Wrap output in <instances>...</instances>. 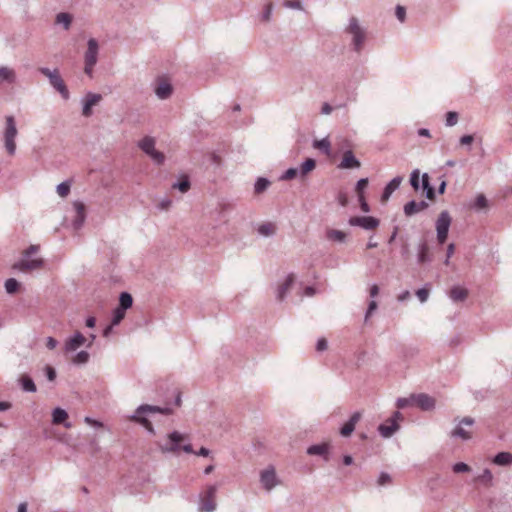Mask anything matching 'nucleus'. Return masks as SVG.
<instances>
[{"instance_id":"obj_58","label":"nucleus","mask_w":512,"mask_h":512,"mask_svg":"<svg viewBox=\"0 0 512 512\" xmlns=\"http://www.w3.org/2000/svg\"><path fill=\"white\" fill-rule=\"evenodd\" d=\"M358 201H359L361 210L363 212H365V213H368L370 211V206L367 203V201L365 199V196L364 195H359L358 196Z\"/></svg>"},{"instance_id":"obj_11","label":"nucleus","mask_w":512,"mask_h":512,"mask_svg":"<svg viewBox=\"0 0 512 512\" xmlns=\"http://www.w3.org/2000/svg\"><path fill=\"white\" fill-rule=\"evenodd\" d=\"M475 423L472 417H464L459 424L451 431V437L460 438L462 440L471 439L472 435L470 432L466 431L462 426H473Z\"/></svg>"},{"instance_id":"obj_5","label":"nucleus","mask_w":512,"mask_h":512,"mask_svg":"<svg viewBox=\"0 0 512 512\" xmlns=\"http://www.w3.org/2000/svg\"><path fill=\"white\" fill-rule=\"evenodd\" d=\"M346 32L352 35V44L354 46V50L356 52H360L364 45L366 34L365 31L361 28L356 17H351L349 19V25L346 28Z\"/></svg>"},{"instance_id":"obj_26","label":"nucleus","mask_w":512,"mask_h":512,"mask_svg":"<svg viewBox=\"0 0 512 512\" xmlns=\"http://www.w3.org/2000/svg\"><path fill=\"white\" fill-rule=\"evenodd\" d=\"M417 261L419 264L429 263L432 261V256L429 253V246L425 241L418 245Z\"/></svg>"},{"instance_id":"obj_60","label":"nucleus","mask_w":512,"mask_h":512,"mask_svg":"<svg viewBox=\"0 0 512 512\" xmlns=\"http://www.w3.org/2000/svg\"><path fill=\"white\" fill-rule=\"evenodd\" d=\"M391 482V477L388 473H385V472H382L380 475H379V478H378V484L379 485H386L388 483Z\"/></svg>"},{"instance_id":"obj_42","label":"nucleus","mask_w":512,"mask_h":512,"mask_svg":"<svg viewBox=\"0 0 512 512\" xmlns=\"http://www.w3.org/2000/svg\"><path fill=\"white\" fill-rule=\"evenodd\" d=\"M488 206V200L487 198L485 197L484 194H478L477 197L475 198V201L473 203V205L471 206L473 209H476V210H481V209H484Z\"/></svg>"},{"instance_id":"obj_34","label":"nucleus","mask_w":512,"mask_h":512,"mask_svg":"<svg viewBox=\"0 0 512 512\" xmlns=\"http://www.w3.org/2000/svg\"><path fill=\"white\" fill-rule=\"evenodd\" d=\"M475 481L485 485L486 487L492 486V472L488 468L484 469L483 472L475 478Z\"/></svg>"},{"instance_id":"obj_55","label":"nucleus","mask_w":512,"mask_h":512,"mask_svg":"<svg viewBox=\"0 0 512 512\" xmlns=\"http://www.w3.org/2000/svg\"><path fill=\"white\" fill-rule=\"evenodd\" d=\"M395 15L400 22H404L406 19V9L401 5H397L395 9Z\"/></svg>"},{"instance_id":"obj_22","label":"nucleus","mask_w":512,"mask_h":512,"mask_svg":"<svg viewBox=\"0 0 512 512\" xmlns=\"http://www.w3.org/2000/svg\"><path fill=\"white\" fill-rule=\"evenodd\" d=\"M329 448L328 443L311 445L307 449V454L322 456L325 461H329Z\"/></svg>"},{"instance_id":"obj_31","label":"nucleus","mask_w":512,"mask_h":512,"mask_svg":"<svg viewBox=\"0 0 512 512\" xmlns=\"http://www.w3.org/2000/svg\"><path fill=\"white\" fill-rule=\"evenodd\" d=\"M139 148L145 153L149 154L155 149V139L151 136H145L139 143Z\"/></svg>"},{"instance_id":"obj_50","label":"nucleus","mask_w":512,"mask_h":512,"mask_svg":"<svg viewBox=\"0 0 512 512\" xmlns=\"http://www.w3.org/2000/svg\"><path fill=\"white\" fill-rule=\"evenodd\" d=\"M70 192V184L68 182H62L57 186V193L61 197H65Z\"/></svg>"},{"instance_id":"obj_44","label":"nucleus","mask_w":512,"mask_h":512,"mask_svg":"<svg viewBox=\"0 0 512 512\" xmlns=\"http://www.w3.org/2000/svg\"><path fill=\"white\" fill-rule=\"evenodd\" d=\"M419 178H420V171L418 169L413 170L410 175V185L412 186V188L415 191L419 190V188H420Z\"/></svg>"},{"instance_id":"obj_43","label":"nucleus","mask_w":512,"mask_h":512,"mask_svg":"<svg viewBox=\"0 0 512 512\" xmlns=\"http://www.w3.org/2000/svg\"><path fill=\"white\" fill-rule=\"evenodd\" d=\"M18 288H19V282L16 279L9 278L6 280L5 289H6L7 293L13 294V293L17 292Z\"/></svg>"},{"instance_id":"obj_49","label":"nucleus","mask_w":512,"mask_h":512,"mask_svg":"<svg viewBox=\"0 0 512 512\" xmlns=\"http://www.w3.org/2000/svg\"><path fill=\"white\" fill-rule=\"evenodd\" d=\"M298 174H300L299 169L297 168H289L285 171L284 174L280 177L281 180H291L294 179Z\"/></svg>"},{"instance_id":"obj_56","label":"nucleus","mask_w":512,"mask_h":512,"mask_svg":"<svg viewBox=\"0 0 512 512\" xmlns=\"http://www.w3.org/2000/svg\"><path fill=\"white\" fill-rule=\"evenodd\" d=\"M416 296L418 297L421 303H424L427 301L429 297V290L426 288H420L416 291Z\"/></svg>"},{"instance_id":"obj_8","label":"nucleus","mask_w":512,"mask_h":512,"mask_svg":"<svg viewBox=\"0 0 512 512\" xmlns=\"http://www.w3.org/2000/svg\"><path fill=\"white\" fill-rule=\"evenodd\" d=\"M451 221V216L447 210H444L439 214L436 220L437 241L439 244H444L447 240Z\"/></svg>"},{"instance_id":"obj_63","label":"nucleus","mask_w":512,"mask_h":512,"mask_svg":"<svg viewBox=\"0 0 512 512\" xmlns=\"http://www.w3.org/2000/svg\"><path fill=\"white\" fill-rule=\"evenodd\" d=\"M172 204V201L169 198H165L161 200L158 204V208L160 210H168Z\"/></svg>"},{"instance_id":"obj_15","label":"nucleus","mask_w":512,"mask_h":512,"mask_svg":"<svg viewBox=\"0 0 512 512\" xmlns=\"http://www.w3.org/2000/svg\"><path fill=\"white\" fill-rule=\"evenodd\" d=\"M416 405L423 411H431L435 408L436 401L428 394L420 393L414 396Z\"/></svg>"},{"instance_id":"obj_47","label":"nucleus","mask_w":512,"mask_h":512,"mask_svg":"<svg viewBox=\"0 0 512 512\" xmlns=\"http://www.w3.org/2000/svg\"><path fill=\"white\" fill-rule=\"evenodd\" d=\"M415 395H411L409 398H398L396 402V406L398 409H404L410 406L413 402H415Z\"/></svg>"},{"instance_id":"obj_24","label":"nucleus","mask_w":512,"mask_h":512,"mask_svg":"<svg viewBox=\"0 0 512 512\" xmlns=\"http://www.w3.org/2000/svg\"><path fill=\"white\" fill-rule=\"evenodd\" d=\"M16 79L17 75L13 68L0 66V85L3 83L14 84Z\"/></svg>"},{"instance_id":"obj_41","label":"nucleus","mask_w":512,"mask_h":512,"mask_svg":"<svg viewBox=\"0 0 512 512\" xmlns=\"http://www.w3.org/2000/svg\"><path fill=\"white\" fill-rule=\"evenodd\" d=\"M190 181L187 176H184L180 181L175 182L172 185L173 189H178L182 193H186L190 189Z\"/></svg>"},{"instance_id":"obj_45","label":"nucleus","mask_w":512,"mask_h":512,"mask_svg":"<svg viewBox=\"0 0 512 512\" xmlns=\"http://www.w3.org/2000/svg\"><path fill=\"white\" fill-rule=\"evenodd\" d=\"M89 353L86 352V351H80L76 354V356L73 358V363L74 364H85L88 362L89 360Z\"/></svg>"},{"instance_id":"obj_18","label":"nucleus","mask_w":512,"mask_h":512,"mask_svg":"<svg viewBox=\"0 0 512 512\" xmlns=\"http://www.w3.org/2000/svg\"><path fill=\"white\" fill-rule=\"evenodd\" d=\"M400 426L396 422V419L389 418L386 423L380 424L378 427V431L380 435L384 438L391 437L397 430H399Z\"/></svg>"},{"instance_id":"obj_39","label":"nucleus","mask_w":512,"mask_h":512,"mask_svg":"<svg viewBox=\"0 0 512 512\" xmlns=\"http://www.w3.org/2000/svg\"><path fill=\"white\" fill-rule=\"evenodd\" d=\"M72 16L69 13L61 12L56 16V23L63 25L65 30L70 28Z\"/></svg>"},{"instance_id":"obj_62","label":"nucleus","mask_w":512,"mask_h":512,"mask_svg":"<svg viewBox=\"0 0 512 512\" xmlns=\"http://www.w3.org/2000/svg\"><path fill=\"white\" fill-rule=\"evenodd\" d=\"M328 347V343L326 341V339L324 338H320L318 341H317V344H316V350L318 352H322V351H325Z\"/></svg>"},{"instance_id":"obj_14","label":"nucleus","mask_w":512,"mask_h":512,"mask_svg":"<svg viewBox=\"0 0 512 512\" xmlns=\"http://www.w3.org/2000/svg\"><path fill=\"white\" fill-rule=\"evenodd\" d=\"M73 207L76 215L73 219L72 225L75 230H78L83 226L86 219L85 205L81 201H75L73 203Z\"/></svg>"},{"instance_id":"obj_35","label":"nucleus","mask_w":512,"mask_h":512,"mask_svg":"<svg viewBox=\"0 0 512 512\" xmlns=\"http://www.w3.org/2000/svg\"><path fill=\"white\" fill-rule=\"evenodd\" d=\"M133 304V298L128 292H122L119 297V306L121 310L126 311Z\"/></svg>"},{"instance_id":"obj_3","label":"nucleus","mask_w":512,"mask_h":512,"mask_svg":"<svg viewBox=\"0 0 512 512\" xmlns=\"http://www.w3.org/2000/svg\"><path fill=\"white\" fill-rule=\"evenodd\" d=\"M184 439V436L178 431H173L167 436V441L165 444L160 445V449L163 453H178L180 450H183L185 453H194L191 444H185L180 446V443Z\"/></svg>"},{"instance_id":"obj_46","label":"nucleus","mask_w":512,"mask_h":512,"mask_svg":"<svg viewBox=\"0 0 512 512\" xmlns=\"http://www.w3.org/2000/svg\"><path fill=\"white\" fill-rule=\"evenodd\" d=\"M125 317V311L124 310H121L120 308H116L114 309L113 311V315H112V325H118L122 320L123 318Z\"/></svg>"},{"instance_id":"obj_38","label":"nucleus","mask_w":512,"mask_h":512,"mask_svg":"<svg viewBox=\"0 0 512 512\" xmlns=\"http://www.w3.org/2000/svg\"><path fill=\"white\" fill-rule=\"evenodd\" d=\"M316 166V161L312 158L306 159L299 169L300 176L305 177L309 172H311Z\"/></svg>"},{"instance_id":"obj_12","label":"nucleus","mask_w":512,"mask_h":512,"mask_svg":"<svg viewBox=\"0 0 512 512\" xmlns=\"http://www.w3.org/2000/svg\"><path fill=\"white\" fill-rule=\"evenodd\" d=\"M102 100V95L98 93L88 92L82 100V115L90 117L92 115V107Z\"/></svg>"},{"instance_id":"obj_61","label":"nucleus","mask_w":512,"mask_h":512,"mask_svg":"<svg viewBox=\"0 0 512 512\" xmlns=\"http://www.w3.org/2000/svg\"><path fill=\"white\" fill-rule=\"evenodd\" d=\"M39 245H30L25 251H24V257L29 258L32 254L39 251Z\"/></svg>"},{"instance_id":"obj_21","label":"nucleus","mask_w":512,"mask_h":512,"mask_svg":"<svg viewBox=\"0 0 512 512\" xmlns=\"http://www.w3.org/2000/svg\"><path fill=\"white\" fill-rule=\"evenodd\" d=\"M154 91L159 99L165 100L172 95L173 88L169 82L162 80L157 83V86L155 87Z\"/></svg>"},{"instance_id":"obj_29","label":"nucleus","mask_w":512,"mask_h":512,"mask_svg":"<svg viewBox=\"0 0 512 512\" xmlns=\"http://www.w3.org/2000/svg\"><path fill=\"white\" fill-rule=\"evenodd\" d=\"M326 238L329 241L344 243L347 238V234L341 230L327 229Z\"/></svg>"},{"instance_id":"obj_25","label":"nucleus","mask_w":512,"mask_h":512,"mask_svg":"<svg viewBox=\"0 0 512 512\" xmlns=\"http://www.w3.org/2000/svg\"><path fill=\"white\" fill-rule=\"evenodd\" d=\"M294 283V276L292 274L288 275L281 285L277 288L276 298L278 301H283L286 294L290 290L292 284Z\"/></svg>"},{"instance_id":"obj_9","label":"nucleus","mask_w":512,"mask_h":512,"mask_svg":"<svg viewBox=\"0 0 512 512\" xmlns=\"http://www.w3.org/2000/svg\"><path fill=\"white\" fill-rule=\"evenodd\" d=\"M348 223L350 226L361 227L369 231L376 229L380 221L373 216H354L349 218Z\"/></svg>"},{"instance_id":"obj_48","label":"nucleus","mask_w":512,"mask_h":512,"mask_svg":"<svg viewBox=\"0 0 512 512\" xmlns=\"http://www.w3.org/2000/svg\"><path fill=\"white\" fill-rule=\"evenodd\" d=\"M148 156L158 165H161L165 161V156L162 152L154 149L152 152L148 154Z\"/></svg>"},{"instance_id":"obj_52","label":"nucleus","mask_w":512,"mask_h":512,"mask_svg":"<svg viewBox=\"0 0 512 512\" xmlns=\"http://www.w3.org/2000/svg\"><path fill=\"white\" fill-rule=\"evenodd\" d=\"M453 471L455 473H464L470 471V466L464 462H458L453 465Z\"/></svg>"},{"instance_id":"obj_64","label":"nucleus","mask_w":512,"mask_h":512,"mask_svg":"<svg viewBox=\"0 0 512 512\" xmlns=\"http://www.w3.org/2000/svg\"><path fill=\"white\" fill-rule=\"evenodd\" d=\"M474 138L472 135H464L460 138L461 145H470L473 142Z\"/></svg>"},{"instance_id":"obj_23","label":"nucleus","mask_w":512,"mask_h":512,"mask_svg":"<svg viewBox=\"0 0 512 512\" xmlns=\"http://www.w3.org/2000/svg\"><path fill=\"white\" fill-rule=\"evenodd\" d=\"M86 338L81 332H76L70 339L65 343V350L67 352L75 351L82 345H84Z\"/></svg>"},{"instance_id":"obj_32","label":"nucleus","mask_w":512,"mask_h":512,"mask_svg":"<svg viewBox=\"0 0 512 512\" xmlns=\"http://www.w3.org/2000/svg\"><path fill=\"white\" fill-rule=\"evenodd\" d=\"M19 382H20V385H21V388L23 391L30 392V393L36 392V390H37L36 385L30 376H28V375L21 376V378L19 379Z\"/></svg>"},{"instance_id":"obj_16","label":"nucleus","mask_w":512,"mask_h":512,"mask_svg":"<svg viewBox=\"0 0 512 512\" xmlns=\"http://www.w3.org/2000/svg\"><path fill=\"white\" fill-rule=\"evenodd\" d=\"M361 166L360 161L355 157L351 150H347L343 153V158L338 168L340 169H356Z\"/></svg>"},{"instance_id":"obj_30","label":"nucleus","mask_w":512,"mask_h":512,"mask_svg":"<svg viewBox=\"0 0 512 512\" xmlns=\"http://www.w3.org/2000/svg\"><path fill=\"white\" fill-rule=\"evenodd\" d=\"M492 462L498 466H508L512 464V454L510 452H499Z\"/></svg>"},{"instance_id":"obj_17","label":"nucleus","mask_w":512,"mask_h":512,"mask_svg":"<svg viewBox=\"0 0 512 512\" xmlns=\"http://www.w3.org/2000/svg\"><path fill=\"white\" fill-rule=\"evenodd\" d=\"M428 206H429V204L426 201H424V200H422L420 202H416L415 200H411V201L407 202L404 205L403 211H404V214L407 217H411L414 214L427 209Z\"/></svg>"},{"instance_id":"obj_28","label":"nucleus","mask_w":512,"mask_h":512,"mask_svg":"<svg viewBox=\"0 0 512 512\" xmlns=\"http://www.w3.org/2000/svg\"><path fill=\"white\" fill-rule=\"evenodd\" d=\"M421 187L425 192V196L429 200H433L435 198V189L430 184L429 176L427 173H424L421 176Z\"/></svg>"},{"instance_id":"obj_54","label":"nucleus","mask_w":512,"mask_h":512,"mask_svg":"<svg viewBox=\"0 0 512 512\" xmlns=\"http://www.w3.org/2000/svg\"><path fill=\"white\" fill-rule=\"evenodd\" d=\"M283 5L286 8L302 10V4H301L300 0H285Z\"/></svg>"},{"instance_id":"obj_19","label":"nucleus","mask_w":512,"mask_h":512,"mask_svg":"<svg viewBox=\"0 0 512 512\" xmlns=\"http://www.w3.org/2000/svg\"><path fill=\"white\" fill-rule=\"evenodd\" d=\"M402 181H403L402 176H396L385 186L383 193L381 195V201L383 203H385L389 200L392 193L400 187V184Z\"/></svg>"},{"instance_id":"obj_59","label":"nucleus","mask_w":512,"mask_h":512,"mask_svg":"<svg viewBox=\"0 0 512 512\" xmlns=\"http://www.w3.org/2000/svg\"><path fill=\"white\" fill-rule=\"evenodd\" d=\"M45 374L49 381H54L56 378V371L52 366L47 365L45 367Z\"/></svg>"},{"instance_id":"obj_37","label":"nucleus","mask_w":512,"mask_h":512,"mask_svg":"<svg viewBox=\"0 0 512 512\" xmlns=\"http://www.w3.org/2000/svg\"><path fill=\"white\" fill-rule=\"evenodd\" d=\"M276 226L273 223H263L258 227V233L264 237H269L275 234Z\"/></svg>"},{"instance_id":"obj_10","label":"nucleus","mask_w":512,"mask_h":512,"mask_svg":"<svg viewBox=\"0 0 512 512\" xmlns=\"http://www.w3.org/2000/svg\"><path fill=\"white\" fill-rule=\"evenodd\" d=\"M260 482L267 491H271L278 485V479L273 466H269L260 473Z\"/></svg>"},{"instance_id":"obj_53","label":"nucleus","mask_w":512,"mask_h":512,"mask_svg":"<svg viewBox=\"0 0 512 512\" xmlns=\"http://www.w3.org/2000/svg\"><path fill=\"white\" fill-rule=\"evenodd\" d=\"M368 185V179L367 178H361L357 181L356 184V192L359 195H364L363 191Z\"/></svg>"},{"instance_id":"obj_2","label":"nucleus","mask_w":512,"mask_h":512,"mask_svg":"<svg viewBox=\"0 0 512 512\" xmlns=\"http://www.w3.org/2000/svg\"><path fill=\"white\" fill-rule=\"evenodd\" d=\"M38 71L48 78L50 85L61 95L64 100H68L70 98L69 90L58 68L51 70L47 67H40Z\"/></svg>"},{"instance_id":"obj_6","label":"nucleus","mask_w":512,"mask_h":512,"mask_svg":"<svg viewBox=\"0 0 512 512\" xmlns=\"http://www.w3.org/2000/svg\"><path fill=\"white\" fill-rule=\"evenodd\" d=\"M99 46L94 38H90L87 42V50L84 55V72L88 76H92L93 68L98 61Z\"/></svg>"},{"instance_id":"obj_40","label":"nucleus","mask_w":512,"mask_h":512,"mask_svg":"<svg viewBox=\"0 0 512 512\" xmlns=\"http://www.w3.org/2000/svg\"><path fill=\"white\" fill-rule=\"evenodd\" d=\"M270 185V181L267 178L259 177L254 185V191L256 194L263 193Z\"/></svg>"},{"instance_id":"obj_27","label":"nucleus","mask_w":512,"mask_h":512,"mask_svg":"<svg viewBox=\"0 0 512 512\" xmlns=\"http://www.w3.org/2000/svg\"><path fill=\"white\" fill-rule=\"evenodd\" d=\"M468 296V290L460 286H454L449 292V297L454 302L464 301Z\"/></svg>"},{"instance_id":"obj_4","label":"nucleus","mask_w":512,"mask_h":512,"mask_svg":"<svg viewBox=\"0 0 512 512\" xmlns=\"http://www.w3.org/2000/svg\"><path fill=\"white\" fill-rule=\"evenodd\" d=\"M5 130H4V146L9 155H14L16 152L15 138L17 136L16 122L13 116L5 117Z\"/></svg>"},{"instance_id":"obj_33","label":"nucleus","mask_w":512,"mask_h":512,"mask_svg":"<svg viewBox=\"0 0 512 512\" xmlns=\"http://www.w3.org/2000/svg\"><path fill=\"white\" fill-rule=\"evenodd\" d=\"M67 418L68 413L60 407L55 408L52 412V422L55 425L64 423V421H66Z\"/></svg>"},{"instance_id":"obj_36","label":"nucleus","mask_w":512,"mask_h":512,"mask_svg":"<svg viewBox=\"0 0 512 512\" xmlns=\"http://www.w3.org/2000/svg\"><path fill=\"white\" fill-rule=\"evenodd\" d=\"M313 147L319 149L325 155H329L331 152V143L327 137L321 140H315L313 143Z\"/></svg>"},{"instance_id":"obj_20","label":"nucleus","mask_w":512,"mask_h":512,"mask_svg":"<svg viewBox=\"0 0 512 512\" xmlns=\"http://www.w3.org/2000/svg\"><path fill=\"white\" fill-rule=\"evenodd\" d=\"M360 419H361L360 412L353 413L352 416L350 417V419L340 429V434L343 437L350 436L353 433L355 426Z\"/></svg>"},{"instance_id":"obj_51","label":"nucleus","mask_w":512,"mask_h":512,"mask_svg":"<svg viewBox=\"0 0 512 512\" xmlns=\"http://www.w3.org/2000/svg\"><path fill=\"white\" fill-rule=\"evenodd\" d=\"M458 122V114L450 111L446 114V126L452 127Z\"/></svg>"},{"instance_id":"obj_57","label":"nucleus","mask_w":512,"mask_h":512,"mask_svg":"<svg viewBox=\"0 0 512 512\" xmlns=\"http://www.w3.org/2000/svg\"><path fill=\"white\" fill-rule=\"evenodd\" d=\"M378 305L375 300H371L368 304V308L365 314V321L369 319V317L372 315V313L377 309Z\"/></svg>"},{"instance_id":"obj_1","label":"nucleus","mask_w":512,"mask_h":512,"mask_svg":"<svg viewBox=\"0 0 512 512\" xmlns=\"http://www.w3.org/2000/svg\"><path fill=\"white\" fill-rule=\"evenodd\" d=\"M160 413L163 415H170L173 410L170 407H160L149 404L140 405L130 417V420L142 425L149 433L155 434L154 428L150 420L147 418L149 414Z\"/></svg>"},{"instance_id":"obj_7","label":"nucleus","mask_w":512,"mask_h":512,"mask_svg":"<svg viewBox=\"0 0 512 512\" xmlns=\"http://www.w3.org/2000/svg\"><path fill=\"white\" fill-rule=\"evenodd\" d=\"M217 485H209L204 494L200 495L199 512H213L216 509L215 497Z\"/></svg>"},{"instance_id":"obj_13","label":"nucleus","mask_w":512,"mask_h":512,"mask_svg":"<svg viewBox=\"0 0 512 512\" xmlns=\"http://www.w3.org/2000/svg\"><path fill=\"white\" fill-rule=\"evenodd\" d=\"M43 264L44 261L40 258L29 260L28 258L24 257V259L13 265V269L19 270L21 272H28L41 268Z\"/></svg>"}]
</instances>
